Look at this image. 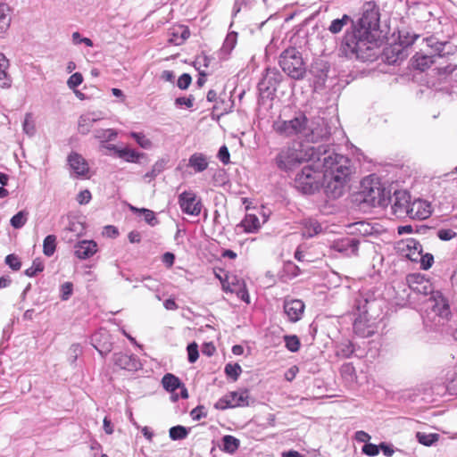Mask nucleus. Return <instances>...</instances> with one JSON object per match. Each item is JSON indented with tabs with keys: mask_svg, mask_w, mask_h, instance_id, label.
Returning <instances> with one entry per match:
<instances>
[{
	"mask_svg": "<svg viewBox=\"0 0 457 457\" xmlns=\"http://www.w3.org/2000/svg\"><path fill=\"white\" fill-rule=\"evenodd\" d=\"M329 135L330 128L324 118L316 117L311 121L308 120L307 130L304 134L308 141L318 142L328 138Z\"/></svg>",
	"mask_w": 457,
	"mask_h": 457,
	"instance_id": "obj_12",
	"label": "nucleus"
},
{
	"mask_svg": "<svg viewBox=\"0 0 457 457\" xmlns=\"http://www.w3.org/2000/svg\"><path fill=\"white\" fill-rule=\"evenodd\" d=\"M98 251L94 240H80L74 245V255L79 260H87Z\"/></svg>",
	"mask_w": 457,
	"mask_h": 457,
	"instance_id": "obj_22",
	"label": "nucleus"
},
{
	"mask_svg": "<svg viewBox=\"0 0 457 457\" xmlns=\"http://www.w3.org/2000/svg\"><path fill=\"white\" fill-rule=\"evenodd\" d=\"M233 104H234L233 101L229 100V103H227L225 100L220 99L219 102H217L213 105L212 110H213V112H215V111L219 112L220 115H224L232 111Z\"/></svg>",
	"mask_w": 457,
	"mask_h": 457,
	"instance_id": "obj_46",
	"label": "nucleus"
},
{
	"mask_svg": "<svg viewBox=\"0 0 457 457\" xmlns=\"http://www.w3.org/2000/svg\"><path fill=\"white\" fill-rule=\"evenodd\" d=\"M82 353V347L79 344H73L69 349V359L71 363H74L78 359L79 355Z\"/></svg>",
	"mask_w": 457,
	"mask_h": 457,
	"instance_id": "obj_61",
	"label": "nucleus"
},
{
	"mask_svg": "<svg viewBox=\"0 0 457 457\" xmlns=\"http://www.w3.org/2000/svg\"><path fill=\"white\" fill-rule=\"evenodd\" d=\"M56 250V236L48 235L43 241V253L46 256L51 257Z\"/></svg>",
	"mask_w": 457,
	"mask_h": 457,
	"instance_id": "obj_40",
	"label": "nucleus"
},
{
	"mask_svg": "<svg viewBox=\"0 0 457 457\" xmlns=\"http://www.w3.org/2000/svg\"><path fill=\"white\" fill-rule=\"evenodd\" d=\"M278 64L292 79L302 80L306 75V66L302 53L295 47H288L279 54Z\"/></svg>",
	"mask_w": 457,
	"mask_h": 457,
	"instance_id": "obj_6",
	"label": "nucleus"
},
{
	"mask_svg": "<svg viewBox=\"0 0 457 457\" xmlns=\"http://www.w3.org/2000/svg\"><path fill=\"white\" fill-rule=\"evenodd\" d=\"M5 263L14 271L19 270L21 267L20 258L14 253H10L5 257Z\"/></svg>",
	"mask_w": 457,
	"mask_h": 457,
	"instance_id": "obj_54",
	"label": "nucleus"
},
{
	"mask_svg": "<svg viewBox=\"0 0 457 457\" xmlns=\"http://www.w3.org/2000/svg\"><path fill=\"white\" fill-rule=\"evenodd\" d=\"M190 417L193 420H200L207 417V411L204 405H197L190 411Z\"/></svg>",
	"mask_w": 457,
	"mask_h": 457,
	"instance_id": "obj_56",
	"label": "nucleus"
},
{
	"mask_svg": "<svg viewBox=\"0 0 457 457\" xmlns=\"http://www.w3.org/2000/svg\"><path fill=\"white\" fill-rule=\"evenodd\" d=\"M305 304L299 299H286L284 301V312L290 322H297L302 319Z\"/></svg>",
	"mask_w": 457,
	"mask_h": 457,
	"instance_id": "obj_19",
	"label": "nucleus"
},
{
	"mask_svg": "<svg viewBox=\"0 0 457 457\" xmlns=\"http://www.w3.org/2000/svg\"><path fill=\"white\" fill-rule=\"evenodd\" d=\"M416 437L420 444L430 446L438 440L439 436L437 434H426L418 432Z\"/></svg>",
	"mask_w": 457,
	"mask_h": 457,
	"instance_id": "obj_45",
	"label": "nucleus"
},
{
	"mask_svg": "<svg viewBox=\"0 0 457 457\" xmlns=\"http://www.w3.org/2000/svg\"><path fill=\"white\" fill-rule=\"evenodd\" d=\"M407 55L406 50L397 43L384 48L382 52L383 59L389 64H395L399 61H403Z\"/></svg>",
	"mask_w": 457,
	"mask_h": 457,
	"instance_id": "obj_23",
	"label": "nucleus"
},
{
	"mask_svg": "<svg viewBox=\"0 0 457 457\" xmlns=\"http://www.w3.org/2000/svg\"><path fill=\"white\" fill-rule=\"evenodd\" d=\"M117 156L128 162L139 163V159L145 157V154L138 153L134 149L125 147L121 148L120 151H117Z\"/></svg>",
	"mask_w": 457,
	"mask_h": 457,
	"instance_id": "obj_32",
	"label": "nucleus"
},
{
	"mask_svg": "<svg viewBox=\"0 0 457 457\" xmlns=\"http://www.w3.org/2000/svg\"><path fill=\"white\" fill-rule=\"evenodd\" d=\"M419 38V35L412 34L410 32L402 31L399 33L398 37V45L406 50V48L411 46L417 39Z\"/></svg>",
	"mask_w": 457,
	"mask_h": 457,
	"instance_id": "obj_42",
	"label": "nucleus"
},
{
	"mask_svg": "<svg viewBox=\"0 0 457 457\" xmlns=\"http://www.w3.org/2000/svg\"><path fill=\"white\" fill-rule=\"evenodd\" d=\"M373 231L374 228L370 223L364 220L345 224V234L346 235L366 237L372 235Z\"/></svg>",
	"mask_w": 457,
	"mask_h": 457,
	"instance_id": "obj_24",
	"label": "nucleus"
},
{
	"mask_svg": "<svg viewBox=\"0 0 457 457\" xmlns=\"http://www.w3.org/2000/svg\"><path fill=\"white\" fill-rule=\"evenodd\" d=\"M112 360L116 366L129 371L137 370L141 367V363L135 354L115 353L112 356Z\"/></svg>",
	"mask_w": 457,
	"mask_h": 457,
	"instance_id": "obj_20",
	"label": "nucleus"
},
{
	"mask_svg": "<svg viewBox=\"0 0 457 457\" xmlns=\"http://www.w3.org/2000/svg\"><path fill=\"white\" fill-rule=\"evenodd\" d=\"M408 212L407 218L412 220H425L430 216L431 207L427 201L414 199L413 201L411 200Z\"/></svg>",
	"mask_w": 457,
	"mask_h": 457,
	"instance_id": "obj_21",
	"label": "nucleus"
},
{
	"mask_svg": "<svg viewBox=\"0 0 457 457\" xmlns=\"http://www.w3.org/2000/svg\"><path fill=\"white\" fill-rule=\"evenodd\" d=\"M435 54L428 55L423 53H416L411 58V65L413 69L419 71H425L430 67L432 63H436L437 53L434 51Z\"/></svg>",
	"mask_w": 457,
	"mask_h": 457,
	"instance_id": "obj_26",
	"label": "nucleus"
},
{
	"mask_svg": "<svg viewBox=\"0 0 457 457\" xmlns=\"http://www.w3.org/2000/svg\"><path fill=\"white\" fill-rule=\"evenodd\" d=\"M131 137L142 148L149 149L153 145L152 141L149 138H147L143 133L132 132Z\"/></svg>",
	"mask_w": 457,
	"mask_h": 457,
	"instance_id": "obj_50",
	"label": "nucleus"
},
{
	"mask_svg": "<svg viewBox=\"0 0 457 457\" xmlns=\"http://www.w3.org/2000/svg\"><path fill=\"white\" fill-rule=\"evenodd\" d=\"M321 225L316 220H306L303 222V236L312 237L321 231Z\"/></svg>",
	"mask_w": 457,
	"mask_h": 457,
	"instance_id": "obj_36",
	"label": "nucleus"
},
{
	"mask_svg": "<svg viewBox=\"0 0 457 457\" xmlns=\"http://www.w3.org/2000/svg\"><path fill=\"white\" fill-rule=\"evenodd\" d=\"M117 132L113 129H99L94 131V136L101 142V145L112 141L117 137Z\"/></svg>",
	"mask_w": 457,
	"mask_h": 457,
	"instance_id": "obj_38",
	"label": "nucleus"
},
{
	"mask_svg": "<svg viewBox=\"0 0 457 457\" xmlns=\"http://www.w3.org/2000/svg\"><path fill=\"white\" fill-rule=\"evenodd\" d=\"M83 82V76L80 72L73 73L67 80V86L70 89L74 90Z\"/></svg>",
	"mask_w": 457,
	"mask_h": 457,
	"instance_id": "obj_55",
	"label": "nucleus"
},
{
	"mask_svg": "<svg viewBox=\"0 0 457 457\" xmlns=\"http://www.w3.org/2000/svg\"><path fill=\"white\" fill-rule=\"evenodd\" d=\"M188 167L193 168L195 173L203 172L208 167L206 156L202 153H195L188 159Z\"/></svg>",
	"mask_w": 457,
	"mask_h": 457,
	"instance_id": "obj_30",
	"label": "nucleus"
},
{
	"mask_svg": "<svg viewBox=\"0 0 457 457\" xmlns=\"http://www.w3.org/2000/svg\"><path fill=\"white\" fill-rule=\"evenodd\" d=\"M426 310H430L435 315L446 319L450 315V307L447 300L441 292L436 291L432 293L425 301Z\"/></svg>",
	"mask_w": 457,
	"mask_h": 457,
	"instance_id": "obj_13",
	"label": "nucleus"
},
{
	"mask_svg": "<svg viewBox=\"0 0 457 457\" xmlns=\"http://www.w3.org/2000/svg\"><path fill=\"white\" fill-rule=\"evenodd\" d=\"M29 212L26 210H21L14 214L11 220L10 224L13 228L20 229L25 226L29 220Z\"/></svg>",
	"mask_w": 457,
	"mask_h": 457,
	"instance_id": "obj_39",
	"label": "nucleus"
},
{
	"mask_svg": "<svg viewBox=\"0 0 457 457\" xmlns=\"http://www.w3.org/2000/svg\"><path fill=\"white\" fill-rule=\"evenodd\" d=\"M437 237L442 241H449L457 237V233L452 228H440L437 230Z\"/></svg>",
	"mask_w": 457,
	"mask_h": 457,
	"instance_id": "obj_57",
	"label": "nucleus"
},
{
	"mask_svg": "<svg viewBox=\"0 0 457 457\" xmlns=\"http://www.w3.org/2000/svg\"><path fill=\"white\" fill-rule=\"evenodd\" d=\"M345 183L346 182V178L353 174H356L358 170L361 169V159L363 158V154L361 153V150L351 144L348 140L345 141Z\"/></svg>",
	"mask_w": 457,
	"mask_h": 457,
	"instance_id": "obj_10",
	"label": "nucleus"
},
{
	"mask_svg": "<svg viewBox=\"0 0 457 457\" xmlns=\"http://www.w3.org/2000/svg\"><path fill=\"white\" fill-rule=\"evenodd\" d=\"M67 161L77 176H85L88 172V164L79 154L72 152L69 154Z\"/></svg>",
	"mask_w": 457,
	"mask_h": 457,
	"instance_id": "obj_25",
	"label": "nucleus"
},
{
	"mask_svg": "<svg viewBox=\"0 0 457 457\" xmlns=\"http://www.w3.org/2000/svg\"><path fill=\"white\" fill-rule=\"evenodd\" d=\"M408 287L411 291L424 296L431 295L433 291L430 282L420 275L411 274L406 278Z\"/></svg>",
	"mask_w": 457,
	"mask_h": 457,
	"instance_id": "obj_18",
	"label": "nucleus"
},
{
	"mask_svg": "<svg viewBox=\"0 0 457 457\" xmlns=\"http://www.w3.org/2000/svg\"><path fill=\"white\" fill-rule=\"evenodd\" d=\"M237 38V32H234V31L229 32L224 40L221 50L228 52V53L231 52L234 49V47L236 46Z\"/></svg>",
	"mask_w": 457,
	"mask_h": 457,
	"instance_id": "obj_47",
	"label": "nucleus"
},
{
	"mask_svg": "<svg viewBox=\"0 0 457 457\" xmlns=\"http://www.w3.org/2000/svg\"><path fill=\"white\" fill-rule=\"evenodd\" d=\"M91 345L103 356H106L112 349V337L105 328H99L91 336Z\"/></svg>",
	"mask_w": 457,
	"mask_h": 457,
	"instance_id": "obj_15",
	"label": "nucleus"
},
{
	"mask_svg": "<svg viewBox=\"0 0 457 457\" xmlns=\"http://www.w3.org/2000/svg\"><path fill=\"white\" fill-rule=\"evenodd\" d=\"M284 342L286 347L291 353H296L299 351L301 346L300 339L295 335H286L284 336Z\"/></svg>",
	"mask_w": 457,
	"mask_h": 457,
	"instance_id": "obj_43",
	"label": "nucleus"
},
{
	"mask_svg": "<svg viewBox=\"0 0 457 457\" xmlns=\"http://www.w3.org/2000/svg\"><path fill=\"white\" fill-rule=\"evenodd\" d=\"M379 21L378 6L373 2L365 3L361 17L353 26V32L345 35V55H354L362 62L377 60L383 37Z\"/></svg>",
	"mask_w": 457,
	"mask_h": 457,
	"instance_id": "obj_2",
	"label": "nucleus"
},
{
	"mask_svg": "<svg viewBox=\"0 0 457 457\" xmlns=\"http://www.w3.org/2000/svg\"><path fill=\"white\" fill-rule=\"evenodd\" d=\"M44 269L45 265L43 261L40 258H36L33 260L32 265L25 270L24 274L29 278H32L42 272Z\"/></svg>",
	"mask_w": 457,
	"mask_h": 457,
	"instance_id": "obj_44",
	"label": "nucleus"
},
{
	"mask_svg": "<svg viewBox=\"0 0 457 457\" xmlns=\"http://www.w3.org/2000/svg\"><path fill=\"white\" fill-rule=\"evenodd\" d=\"M240 446V440L231 435H226L221 439L220 448L229 454L235 453Z\"/></svg>",
	"mask_w": 457,
	"mask_h": 457,
	"instance_id": "obj_31",
	"label": "nucleus"
},
{
	"mask_svg": "<svg viewBox=\"0 0 457 457\" xmlns=\"http://www.w3.org/2000/svg\"><path fill=\"white\" fill-rule=\"evenodd\" d=\"M99 120H101L100 115L95 112H87L80 115L78 122L79 132L81 135H87L90 132L94 123Z\"/></svg>",
	"mask_w": 457,
	"mask_h": 457,
	"instance_id": "obj_28",
	"label": "nucleus"
},
{
	"mask_svg": "<svg viewBox=\"0 0 457 457\" xmlns=\"http://www.w3.org/2000/svg\"><path fill=\"white\" fill-rule=\"evenodd\" d=\"M445 391L451 395H457V373H453L446 378Z\"/></svg>",
	"mask_w": 457,
	"mask_h": 457,
	"instance_id": "obj_49",
	"label": "nucleus"
},
{
	"mask_svg": "<svg viewBox=\"0 0 457 457\" xmlns=\"http://www.w3.org/2000/svg\"><path fill=\"white\" fill-rule=\"evenodd\" d=\"M190 31L187 27H180L179 29L174 30L171 33V37L169 39L170 44L175 46H181L189 37Z\"/></svg>",
	"mask_w": 457,
	"mask_h": 457,
	"instance_id": "obj_35",
	"label": "nucleus"
},
{
	"mask_svg": "<svg viewBox=\"0 0 457 457\" xmlns=\"http://www.w3.org/2000/svg\"><path fill=\"white\" fill-rule=\"evenodd\" d=\"M187 360L190 363H195L199 357L198 345L195 342H192L187 346Z\"/></svg>",
	"mask_w": 457,
	"mask_h": 457,
	"instance_id": "obj_52",
	"label": "nucleus"
},
{
	"mask_svg": "<svg viewBox=\"0 0 457 457\" xmlns=\"http://www.w3.org/2000/svg\"><path fill=\"white\" fill-rule=\"evenodd\" d=\"M73 293V284L71 282H64L60 287V298L62 301H67Z\"/></svg>",
	"mask_w": 457,
	"mask_h": 457,
	"instance_id": "obj_51",
	"label": "nucleus"
},
{
	"mask_svg": "<svg viewBox=\"0 0 457 457\" xmlns=\"http://www.w3.org/2000/svg\"><path fill=\"white\" fill-rule=\"evenodd\" d=\"M195 97L193 95H189L187 97L180 96L177 97L175 99V105L177 107H181L183 105L187 106V108H192L194 105Z\"/></svg>",
	"mask_w": 457,
	"mask_h": 457,
	"instance_id": "obj_60",
	"label": "nucleus"
},
{
	"mask_svg": "<svg viewBox=\"0 0 457 457\" xmlns=\"http://www.w3.org/2000/svg\"><path fill=\"white\" fill-rule=\"evenodd\" d=\"M191 428L182 425L173 426L169 429V436L173 441L183 440L187 437Z\"/></svg>",
	"mask_w": 457,
	"mask_h": 457,
	"instance_id": "obj_37",
	"label": "nucleus"
},
{
	"mask_svg": "<svg viewBox=\"0 0 457 457\" xmlns=\"http://www.w3.org/2000/svg\"><path fill=\"white\" fill-rule=\"evenodd\" d=\"M224 372L232 381H237L242 373V368L238 363L228 362L225 365Z\"/></svg>",
	"mask_w": 457,
	"mask_h": 457,
	"instance_id": "obj_41",
	"label": "nucleus"
},
{
	"mask_svg": "<svg viewBox=\"0 0 457 457\" xmlns=\"http://www.w3.org/2000/svg\"><path fill=\"white\" fill-rule=\"evenodd\" d=\"M241 226L247 233H255L261 228L259 219L254 214H246L241 221Z\"/></svg>",
	"mask_w": 457,
	"mask_h": 457,
	"instance_id": "obj_34",
	"label": "nucleus"
},
{
	"mask_svg": "<svg viewBox=\"0 0 457 457\" xmlns=\"http://www.w3.org/2000/svg\"><path fill=\"white\" fill-rule=\"evenodd\" d=\"M320 161L304 166L295 175V187L305 195H312L320 187L324 188L326 196L337 199L343 195V155L323 153Z\"/></svg>",
	"mask_w": 457,
	"mask_h": 457,
	"instance_id": "obj_1",
	"label": "nucleus"
},
{
	"mask_svg": "<svg viewBox=\"0 0 457 457\" xmlns=\"http://www.w3.org/2000/svg\"><path fill=\"white\" fill-rule=\"evenodd\" d=\"M237 396V392H230L220 398L214 404V408L217 410H226L236 407H245L249 406V392L245 389L241 391V395L237 398V402H235V397Z\"/></svg>",
	"mask_w": 457,
	"mask_h": 457,
	"instance_id": "obj_14",
	"label": "nucleus"
},
{
	"mask_svg": "<svg viewBox=\"0 0 457 457\" xmlns=\"http://www.w3.org/2000/svg\"><path fill=\"white\" fill-rule=\"evenodd\" d=\"M192 82V77L188 73H183L177 80V87L181 90L188 88Z\"/></svg>",
	"mask_w": 457,
	"mask_h": 457,
	"instance_id": "obj_59",
	"label": "nucleus"
},
{
	"mask_svg": "<svg viewBox=\"0 0 457 457\" xmlns=\"http://www.w3.org/2000/svg\"><path fill=\"white\" fill-rule=\"evenodd\" d=\"M140 213L144 215L145 221L152 227H154L159 223L154 212L152 210L146 208H141Z\"/></svg>",
	"mask_w": 457,
	"mask_h": 457,
	"instance_id": "obj_53",
	"label": "nucleus"
},
{
	"mask_svg": "<svg viewBox=\"0 0 457 457\" xmlns=\"http://www.w3.org/2000/svg\"><path fill=\"white\" fill-rule=\"evenodd\" d=\"M428 46H430L437 53L436 62L437 66L433 70V72L437 76V79L441 82L448 76H450L457 68V65L449 61V56L445 57L442 54V51L445 46V43L437 42L434 37L426 38Z\"/></svg>",
	"mask_w": 457,
	"mask_h": 457,
	"instance_id": "obj_8",
	"label": "nucleus"
},
{
	"mask_svg": "<svg viewBox=\"0 0 457 457\" xmlns=\"http://www.w3.org/2000/svg\"><path fill=\"white\" fill-rule=\"evenodd\" d=\"M179 204L181 211L188 215L198 216L201 212V200L196 199V195L192 191H184L179 195Z\"/></svg>",
	"mask_w": 457,
	"mask_h": 457,
	"instance_id": "obj_17",
	"label": "nucleus"
},
{
	"mask_svg": "<svg viewBox=\"0 0 457 457\" xmlns=\"http://www.w3.org/2000/svg\"><path fill=\"white\" fill-rule=\"evenodd\" d=\"M347 241V246L345 245V254L347 255H356L358 252V245L360 243V239L357 237L353 238H345V242Z\"/></svg>",
	"mask_w": 457,
	"mask_h": 457,
	"instance_id": "obj_48",
	"label": "nucleus"
},
{
	"mask_svg": "<svg viewBox=\"0 0 457 457\" xmlns=\"http://www.w3.org/2000/svg\"><path fill=\"white\" fill-rule=\"evenodd\" d=\"M212 58L206 55L204 53L199 54L194 62V66L196 70H199L200 66L208 68L211 64Z\"/></svg>",
	"mask_w": 457,
	"mask_h": 457,
	"instance_id": "obj_58",
	"label": "nucleus"
},
{
	"mask_svg": "<svg viewBox=\"0 0 457 457\" xmlns=\"http://www.w3.org/2000/svg\"><path fill=\"white\" fill-rule=\"evenodd\" d=\"M282 79L283 76L277 68H266L257 86L260 98L272 100Z\"/></svg>",
	"mask_w": 457,
	"mask_h": 457,
	"instance_id": "obj_9",
	"label": "nucleus"
},
{
	"mask_svg": "<svg viewBox=\"0 0 457 457\" xmlns=\"http://www.w3.org/2000/svg\"><path fill=\"white\" fill-rule=\"evenodd\" d=\"M22 126L26 134L32 136L35 133V125L31 120L30 113L26 114Z\"/></svg>",
	"mask_w": 457,
	"mask_h": 457,
	"instance_id": "obj_63",
	"label": "nucleus"
},
{
	"mask_svg": "<svg viewBox=\"0 0 457 457\" xmlns=\"http://www.w3.org/2000/svg\"><path fill=\"white\" fill-rule=\"evenodd\" d=\"M352 201L357 204H366L369 206L386 207L388 204V193L378 181L365 178L361 182V190L352 196Z\"/></svg>",
	"mask_w": 457,
	"mask_h": 457,
	"instance_id": "obj_5",
	"label": "nucleus"
},
{
	"mask_svg": "<svg viewBox=\"0 0 457 457\" xmlns=\"http://www.w3.org/2000/svg\"><path fill=\"white\" fill-rule=\"evenodd\" d=\"M217 157L225 165L230 162V154L228 147L224 145L219 149Z\"/></svg>",
	"mask_w": 457,
	"mask_h": 457,
	"instance_id": "obj_64",
	"label": "nucleus"
},
{
	"mask_svg": "<svg viewBox=\"0 0 457 457\" xmlns=\"http://www.w3.org/2000/svg\"><path fill=\"white\" fill-rule=\"evenodd\" d=\"M308 127V118L302 111L295 112L288 120H276L272 124L273 130L280 136L294 137L299 134L304 136Z\"/></svg>",
	"mask_w": 457,
	"mask_h": 457,
	"instance_id": "obj_7",
	"label": "nucleus"
},
{
	"mask_svg": "<svg viewBox=\"0 0 457 457\" xmlns=\"http://www.w3.org/2000/svg\"><path fill=\"white\" fill-rule=\"evenodd\" d=\"M391 204L392 213L399 219L408 216L410 209L411 195L405 190H396L393 196H388V204Z\"/></svg>",
	"mask_w": 457,
	"mask_h": 457,
	"instance_id": "obj_11",
	"label": "nucleus"
},
{
	"mask_svg": "<svg viewBox=\"0 0 457 457\" xmlns=\"http://www.w3.org/2000/svg\"><path fill=\"white\" fill-rule=\"evenodd\" d=\"M12 21V9L5 3H0V37L7 33Z\"/></svg>",
	"mask_w": 457,
	"mask_h": 457,
	"instance_id": "obj_29",
	"label": "nucleus"
},
{
	"mask_svg": "<svg viewBox=\"0 0 457 457\" xmlns=\"http://www.w3.org/2000/svg\"><path fill=\"white\" fill-rule=\"evenodd\" d=\"M361 452L368 456H376L379 453V446L371 443H366L362 448Z\"/></svg>",
	"mask_w": 457,
	"mask_h": 457,
	"instance_id": "obj_62",
	"label": "nucleus"
},
{
	"mask_svg": "<svg viewBox=\"0 0 457 457\" xmlns=\"http://www.w3.org/2000/svg\"><path fill=\"white\" fill-rule=\"evenodd\" d=\"M404 245L405 248H403V250L405 252V256L411 262H419L422 253L420 243L414 238H408L404 242Z\"/></svg>",
	"mask_w": 457,
	"mask_h": 457,
	"instance_id": "obj_27",
	"label": "nucleus"
},
{
	"mask_svg": "<svg viewBox=\"0 0 457 457\" xmlns=\"http://www.w3.org/2000/svg\"><path fill=\"white\" fill-rule=\"evenodd\" d=\"M381 304L376 299L370 300L362 295L356 296L349 315L353 316V328L356 335L369 337L379 328L383 317Z\"/></svg>",
	"mask_w": 457,
	"mask_h": 457,
	"instance_id": "obj_3",
	"label": "nucleus"
},
{
	"mask_svg": "<svg viewBox=\"0 0 457 457\" xmlns=\"http://www.w3.org/2000/svg\"><path fill=\"white\" fill-rule=\"evenodd\" d=\"M309 72L317 79V83L323 84L328 78H337L338 74L335 69L331 70L329 63L321 59L316 58L312 61Z\"/></svg>",
	"mask_w": 457,
	"mask_h": 457,
	"instance_id": "obj_16",
	"label": "nucleus"
},
{
	"mask_svg": "<svg viewBox=\"0 0 457 457\" xmlns=\"http://www.w3.org/2000/svg\"><path fill=\"white\" fill-rule=\"evenodd\" d=\"M162 384L167 392L173 393L181 386L182 382L177 376L166 373L162 378Z\"/></svg>",
	"mask_w": 457,
	"mask_h": 457,
	"instance_id": "obj_33",
	"label": "nucleus"
},
{
	"mask_svg": "<svg viewBox=\"0 0 457 457\" xmlns=\"http://www.w3.org/2000/svg\"><path fill=\"white\" fill-rule=\"evenodd\" d=\"M298 146H285L279 150L275 157V163L279 170L288 171L304 162L320 161V148Z\"/></svg>",
	"mask_w": 457,
	"mask_h": 457,
	"instance_id": "obj_4",
	"label": "nucleus"
}]
</instances>
